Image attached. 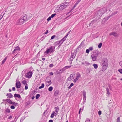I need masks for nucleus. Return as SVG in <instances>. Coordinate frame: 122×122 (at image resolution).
Returning a JSON list of instances; mask_svg holds the SVG:
<instances>
[{"label":"nucleus","mask_w":122,"mask_h":122,"mask_svg":"<svg viewBox=\"0 0 122 122\" xmlns=\"http://www.w3.org/2000/svg\"><path fill=\"white\" fill-rule=\"evenodd\" d=\"M27 15L26 14L23 15L17 20L16 22V24L18 25L23 24L24 21L27 20Z\"/></svg>","instance_id":"nucleus-2"},{"label":"nucleus","mask_w":122,"mask_h":122,"mask_svg":"<svg viewBox=\"0 0 122 122\" xmlns=\"http://www.w3.org/2000/svg\"><path fill=\"white\" fill-rule=\"evenodd\" d=\"M32 73L31 71H29L26 75V77L28 78H31L32 76Z\"/></svg>","instance_id":"nucleus-10"},{"label":"nucleus","mask_w":122,"mask_h":122,"mask_svg":"<svg viewBox=\"0 0 122 122\" xmlns=\"http://www.w3.org/2000/svg\"><path fill=\"white\" fill-rule=\"evenodd\" d=\"M71 66V65L69 66H65V67H64V68H65V69L66 70V69L70 68Z\"/></svg>","instance_id":"nucleus-28"},{"label":"nucleus","mask_w":122,"mask_h":122,"mask_svg":"<svg viewBox=\"0 0 122 122\" xmlns=\"http://www.w3.org/2000/svg\"><path fill=\"white\" fill-rule=\"evenodd\" d=\"M102 45V43H100L98 46V47L99 48H100Z\"/></svg>","instance_id":"nucleus-38"},{"label":"nucleus","mask_w":122,"mask_h":122,"mask_svg":"<svg viewBox=\"0 0 122 122\" xmlns=\"http://www.w3.org/2000/svg\"><path fill=\"white\" fill-rule=\"evenodd\" d=\"M5 111L7 112L10 113V109L7 108L5 110Z\"/></svg>","instance_id":"nucleus-39"},{"label":"nucleus","mask_w":122,"mask_h":122,"mask_svg":"<svg viewBox=\"0 0 122 122\" xmlns=\"http://www.w3.org/2000/svg\"><path fill=\"white\" fill-rule=\"evenodd\" d=\"M75 7H74V6L70 10V12H71L75 8Z\"/></svg>","instance_id":"nucleus-51"},{"label":"nucleus","mask_w":122,"mask_h":122,"mask_svg":"<svg viewBox=\"0 0 122 122\" xmlns=\"http://www.w3.org/2000/svg\"><path fill=\"white\" fill-rule=\"evenodd\" d=\"M75 76L74 74H72L70 75V77H69L67 79V80L69 81H71L74 78Z\"/></svg>","instance_id":"nucleus-12"},{"label":"nucleus","mask_w":122,"mask_h":122,"mask_svg":"<svg viewBox=\"0 0 122 122\" xmlns=\"http://www.w3.org/2000/svg\"><path fill=\"white\" fill-rule=\"evenodd\" d=\"M28 86H25V90H27L28 89Z\"/></svg>","instance_id":"nucleus-58"},{"label":"nucleus","mask_w":122,"mask_h":122,"mask_svg":"<svg viewBox=\"0 0 122 122\" xmlns=\"http://www.w3.org/2000/svg\"><path fill=\"white\" fill-rule=\"evenodd\" d=\"M65 70V68L64 67L63 68H62L61 69H60L59 70V71L60 72H60L61 73H62L63 71H64Z\"/></svg>","instance_id":"nucleus-29"},{"label":"nucleus","mask_w":122,"mask_h":122,"mask_svg":"<svg viewBox=\"0 0 122 122\" xmlns=\"http://www.w3.org/2000/svg\"><path fill=\"white\" fill-rule=\"evenodd\" d=\"M64 4L62 3L61 4L59 7L58 9H57L56 10V12H59V11L62 10L65 8L64 7Z\"/></svg>","instance_id":"nucleus-6"},{"label":"nucleus","mask_w":122,"mask_h":122,"mask_svg":"<svg viewBox=\"0 0 122 122\" xmlns=\"http://www.w3.org/2000/svg\"><path fill=\"white\" fill-rule=\"evenodd\" d=\"M68 36V34H67L66 36H65L64 37H65V38L66 39L67 37Z\"/></svg>","instance_id":"nucleus-64"},{"label":"nucleus","mask_w":122,"mask_h":122,"mask_svg":"<svg viewBox=\"0 0 122 122\" xmlns=\"http://www.w3.org/2000/svg\"><path fill=\"white\" fill-rule=\"evenodd\" d=\"M12 104L14 105V106H16L18 105V104L17 103H16L15 102H13Z\"/></svg>","instance_id":"nucleus-32"},{"label":"nucleus","mask_w":122,"mask_h":122,"mask_svg":"<svg viewBox=\"0 0 122 122\" xmlns=\"http://www.w3.org/2000/svg\"><path fill=\"white\" fill-rule=\"evenodd\" d=\"M16 88H19L21 87V83L19 81L16 82Z\"/></svg>","instance_id":"nucleus-16"},{"label":"nucleus","mask_w":122,"mask_h":122,"mask_svg":"<svg viewBox=\"0 0 122 122\" xmlns=\"http://www.w3.org/2000/svg\"><path fill=\"white\" fill-rule=\"evenodd\" d=\"M5 14V12H3L2 14L0 15V20H1L2 18L3 15H4Z\"/></svg>","instance_id":"nucleus-23"},{"label":"nucleus","mask_w":122,"mask_h":122,"mask_svg":"<svg viewBox=\"0 0 122 122\" xmlns=\"http://www.w3.org/2000/svg\"><path fill=\"white\" fill-rule=\"evenodd\" d=\"M14 97L15 99H16V97H17L21 100L22 99L20 95L19 94H15L14 95Z\"/></svg>","instance_id":"nucleus-14"},{"label":"nucleus","mask_w":122,"mask_h":122,"mask_svg":"<svg viewBox=\"0 0 122 122\" xmlns=\"http://www.w3.org/2000/svg\"><path fill=\"white\" fill-rule=\"evenodd\" d=\"M85 64L87 65H90V63L87 61H85Z\"/></svg>","instance_id":"nucleus-44"},{"label":"nucleus","mask_w":122,"mask_h":122,"mask_svg":"<svg viewBox=\"0 0 122 122\" xmlns=\"http://www.w3.org/2000/svg\"><path fill=\"white\" fill-rule=\"evenodd\" d=\"M59 92V91L58 90H56L54 93V95L55 96H57Z\"/></svg>","instance_id":"nucleus-20"},{"label":"nucleus","mask_w":122,"mask_h":122,"mask_svg":"<svg viewBox=\"0 0 122 122\" xmlns=\"http://www.w3.org/2000/svg\"><path fill=\"white\" fill-rule=\"evenodd\" d=\"M89 49H87V50H86V52L88 54L89 52V50H90L91 51L92 50V47H90Z\"/></svg>","instance_id":"nucleus-22"},{"label":"nucleus","mask_w":122,"mask_h":122,"mask_svg":"<svg viewBox=\"0 0 122 122\" xmlns=\"http://www.w3.org/2000/svg\"><path fill=\"white\" fill-rule=\"evenodd\" d=\"M48 30H47L46 31V32H45V34H47L48 32Z\"/></svg>","instance_id":"nucleus-63"},{"label":"nucleus","mask_w":122,"mask_h":122,"mask_svg":"<svg viewBox=\"0 0 122 122\" xmlns=\"http://www.w3.org/2000/svg\"><path fill=\"white\" fill-rule=\"evenodd\" d=\"M12 90L13 91H15V89L14 87H12Z\"/></svg>","instance_id":"nucleus-57"},{"label":"nucleus","mask_w":122,"mask_h":122,"mask_svg":"<svg viewBox=\"0 0 122 122\" xmlns=\"http://www.w3.org/2000/svg\"><path fill=\"white\" fill-rule=\"evenodd\" d=\"M118 71L121 74H122V69H120L118 70Z\"/></svg>","instance_id":"nucleus-41"},{"label":"nucleus","mask_w":122,"mask_h":122,"mask_svg":"<svg viewBox=\"0 0 122 122\" xmlns=\"http://www.w3.org/2000/svg\"><path fill=\"white\" fill-rule=\"evenodd\" d=\"M107 8L105 7L96 10L93 15L94 17L95 18V21H96L99 20L100 17L107 11Z\"/></svg>","instance_id":"nucleus-1"},{"label":"nucleus","mask_w":122,"mask_h":122,"mask_svg":"<svg viewBox=\"0 0 122 122\" xmlns=\"http://www.w3.org/2000/svg\"><path fill=\"white\" fill-rule=\"evenodd\" d=\"M40 96V95L39 94H37L36 96V99H38Z\"/></svg>","instance_id":"nucleus-35"},{"label":"nucleus","mask_w":122,"mask_h":122,"mask_svg":"<svg viewBox=\"0 0 122 122\" xmlns=\"http://www.w3.org/2000/svg\"><path fill=\"white\" fill-rule=\"evenodd\" d=\"M99 52L97 51H93V54L92 56H97L98 55Z\"/></svg>","instance_id":"nucleus-15"},{"label":"nucleus","mask_w":122,"mask_h":122,"mask_svg":"<svg viewBox=\"0 0 122 122\" xmlns=\"http://www.w3.org/2000/svg\"><path fill=\"white\" fill-rule=\"evenodd\" d=\"M6 96L10 98H11L13 97V95L11 93H7L6 95Z\"/></svg>","instance_id":"nucleus-19"},{"label":"nucleus","mask_w":122,"mask_h":122,"mask_svg":"<svg viewBox=\"0 0 122 122\" xmlns=\"http://www.w3.org/2000/svg\"><path fill=\"white\" fill-rule=\"evenodd\" d=\"M84 43V42H83V41H82V42L81 43V44L79 46H81L82 44H83Z\"/></svg>","instance_id":"nucleus-60"},{"label":"nucleus","mask_w":122,"mask_h":122,"mask_svg":"<svg viewBox=\"0 0 122 122\" xmlns=\"http://www.w3.org/2000/svg\"><path fill=\"white\" fill-rule=\"evenodd\" d=\"M26 83L27 81L25 80H24L22 81V83L24 85L25 84H26Z\"/></svg>","instance_id":"nucleus-33"},{"label":"nucleus","mask_w":122,"mask_h":122,"mask_svg":"<svg viewBox=\"0 0 122 122\" xmlns=\"http://www.w3.org/2000/svg\"><path fill=\"white\" fill-rule=\"evenodd\" d=\"M11 109H14L15 108V107L14 106L12 105L10 107Z\"/></svg>","instance_id":"nucleus-45"},{"label":"nucleus","mask_w":122,"mask_h":122,"mask_svg":"<svg viewBox=\"0 0 122 122\" xmlns=\"http://www.w3.org/2000/svg\"><path fill=\"white\" fill-rule=\"evenodd\" d=\"M53 46H52L50 47L48 49L46 50L44 52V54L45 55H46L48 54L49 52L52 53L54 52V49L53 48Z\"/></svg>","instance_id":"nucleus-4"},{"label":"nucleus","mask_w":122,"mask_h":122,"mask_svg":"<svg viewBox=\"0 0 122 122\" xmlns=\"http://www.w3.org/2000/svg\"><path fill=\"white\" fill-rule=\"evenodd\" d=\"M20 50V48L19 46H17L15 48L13 51L12 52V54H14L15 53H17L18 51H19Z\"/></svg>","instance_id":"nucleus-9"},{"label":"nucleus","mask_w":122,"mask_h":122,"mask_svg":"<svg viewBox=\"0 0 122 122\" xmlns=\"http://www.w3.org/2000/svg\"><path fill=\"white\" fill-rule=\"evenodd\" d=\"M93 66L94 68L95 69L97 68L98 67V65L97 64H93Z\"/></svg>","instance_id":"nucleus-25"},{"label":"nucleus","mask_w":122,"mask_h":122,"mask_svg":"<svg viewBox=\"0 0 122 122\" xmlns=\"http://www.w3.org/2000/svg\"><path fill=\"white\" fill-rule=\"evenodd\" d=\"M83 107L82 108H81L80 109L79 112V114H80L81 111V112H82V111H83Z\"/></svg>","instance_id":"nucleus-37"},{"label":"nucleus","mask_w":122,"mask_h":122,"mask_svg":"<svg viewBox=\"0 0 122 122\" xmlns=\"http://www.w3.org/2000/svg\"><path fill=\"white\" fill-rule=\"evenodd\" d=\"M61 42L60 41H57V42H56L55 43V45H58L59 44H61ZM61 45V44H60V45Z\"/></svg>","instance_id":"nucleus-26"},{"label":"nucleus","mask_w":122,"mask_h":122,"mask_svg":"<svg viewBox=\"0 0 122 122\" xmlns=\"http://www.w3.org/2000/svg\"><path fill=\"white\" fill-rule=\"evenodd\" d=\"M120 66L122 67V61H120L119 62Z\"/></svg>","instance_id":"nucleus-50"},{"label":"nucleus","mask_w":122,"mask_h":122,"mask_svg":"<svg viewBox=\"0 0 122 122\" xmlns=\"http://www.w3.org/2000/svg\"><path fill=\"white\" fill-rule=\"evenodd\" d=\"M77 4H78L77 3H76L74 6V7H76L77 5Z\"/></svg>","instance_id":"nucleus-61"},{"label":"nucleus","mask_w":122,"mask_h":122,"mask_svg":"<svg viewBox=\"0 0 122 122\" xmlns=\"http://www.w3.org/2000/svg\"><path fill=\"white\" fill-rule=\"evenodd\" d=\"M62 4H64V5L65 8L69 6L70 5L69 3L68 2H65Z\"/></svg>","instance_id":"nucleus-18"},{"label":"nucleus","mask_w":122,"mask_h":122,"mask_svg":"<svg viewBox=\"0 0 122 122\" xmlns=\"http://www.w3.org/2000/svg\"><path fill=\"white\" fill-rule=\"evenodd\" d=\"M53 88L52 86L48 88V90L49 92H51L53 90Z\"/></svg>","instance_id":"nucleus-31"},{"label":"nucleus","mask_w":122,"mask_h":122,"mask_svg":"<svg viewBox=\"0 0 122 122\" xmlns=\"http://www.w3.org/2000/svg\"><path fill=\"white\" fill-rule=\"evenodd\" d=\"M117 13V12H114V13H113L112 15H110L109 16V17H110L112 16V15H113L115 14H116Z\"/></svg>","instance_id":"nucleus-42"},{"label":"nucleus","mask_w":122,"mask_h":122,"mask_svg":"<svg viewBox=\"0 0 122 122\" xmlns=\"http://www.w3.org/2000/svg\"><path fill=\"white\" fill-rule=\"evenodd\" d=\"M74 85V84L73 83H72L71 84L70 86H69L68 87V89H70L71 87H72Z\"/></svg>","instance_id":"nucleus-34"},{"label":"nucleus","mask_w":122,"mask_h":122,"mask_svg":"<svg viewBox=\"0 0 122 122\" xmlns=\"http://www.w3.org/2000/svg\"><path fill=\"white\" fill-rule=\"evenodd\" d=\"M90 120L88 118H87L85 122H90Z\"/></svg>","instance_id":"nucleus-43"},{"label":"nucleus","mask_w":122,"mask_h":122,"mask_svg":"<svg viewBox=\"0 0 122 122\" xmlns=\"http://www.w3.org/2000/svg\"><path fill=\"white\" fill-rule=\"evenodd\" d=\"M106 91H107V94L108 95H109L110 94V93L109 92V89L108 88H106Z\"/></svg>","instance_id":"nucleus-36"},{"label":"nucleus","mask_w":122,"mask_h":122,"mask_svg":"<svg viewBox=\"0 0 122 122\" xmlns=\"http://www.w3.org/2000/svg\"><path fill=\"white\" fill-rule=\"evenodd\" d=\"M98 114L99 115H100L101 114V111H98Z\"/></svg>","instance_id":"nucleus-54"},{"label":"nucleus","mask_w":122,"mask_h":122,"mask_svg":"<svg viewBox=\"0 0 122 122\" xmlns=\"http://www.w3.org/2000/svg\"><path fill=\"white\" fill-rule=\"evenodd\" d=\"M47 82L49 84L48 85H50L51 84V80H50L49 81H47Z\"/></svg>","instance_id":"nucleus-53"},{"label":"nucleus","mask_w":122,"mask_h":122,"mask_svg":"<svg viewBox=\"0 0 122 122\" xmlns=\"http://www.w3.org/2000/svg\"><path fill=\"white\" fill-rule=\"evenodd\" d=\"M109 35L110 36L113 35L115 37H117L118 36V34L115 32H111Z\"/></svg>","instance_id":"nucleus-13"},{"label":"nucleus","mask_w":122,"mask_h":122,"mask_svg":"<svg viewBox=\"0 0 122 122\" xmlns=\"http://www.w3.org/2000/svg\"><path fill=\"white\" fill-rule=\"evenodd\" d=\"M76 53L75 52H71L70 60L71 61V62H72L73 59H74L76 56Z\"/></svg>","instance_id":"nucleus-8"},{"label":"nucleus","mask_w":122,"mask_h":122,"mask_svg":"<svg viewBox=\"0 0 122 122\" xmlns=\"http://www.w3.org/2000/svg\"><path fill=\"white\" fill-rule=\"evenodd\" d=\"M48 122H53V120H49Z\"/></svg>","instance_id":"nucleus-62"},{"label":"nucleus","mask_w":122,"mask_h":122,"mask_svg":"<svg viewBox=\"0 0 122 122\" xmlns=\"http://www.w3.org/2000/svg\"><path fill=\"white\" fill-rule=\"evenodd\" d=\"M66 39L65 37H64L61 40H60L61 42V44L64 42Z\"/></svg>","instance_id":"nucleus-21"},{"label":"nucleus","mask_w":122,"mask_h":122,"mask_svg":"<svg viewBox=\"0 0 122 122\" xmlns=\"http://www.w3.org/2000/svg\"><path fill=\"white\" fill-rule=\"evenodd\" d=\"M12 117V116H10L8 118L9 119H11Z\"/></svg>","instance_id":"nucleus-56"},{"label":"nucleus","mask_w":122,"mask_h":122,"mask_svg":"<svg viewBox=\"0 0 122 122\" xmlns=\"http://www.w3.org/2000/svg\"><path fill=\"white\" fill-rule=\"evenodd\" d=\"M49 74L51 75H53V73L52 72H51L49 73Z\"/></svg>","instance_id":"nucleus-59"},{"label":"nucleus","mask_w":122,"mask_h":122,"mask_svg":"<svg viewBox=\"0 0 122 122\" xmlns=\"http://www.w3.org/2000/svg\"><path fill=\"white\" fill-rule=\"evenodd\" d=\"M7 59L6 57H5L4 58V59L2 61V64H3L6 61Z\"/></svg>","instance_id":"nucleus-40"},{"label":"nucleus","mask_w":122,"mask_h":122,"mask_svg":"<svg viewBox=\"0 0 122 122\" xmlns=\"http://www.w3.org/2000/svg\"><path fill=\"white\" fill-rule=\"evenodd\" d=\"M107 20V19H104L102 21V24H104Z\"/></svg>","instance_id":"nucleus-27"},{"label":"nucleus","mask_w":122,"mask_h":122,"mask_svg":"<svg viewBox=\"0 0 122 122\" xmlns=\"http://www.w3.org/2000/svg\"><path fill=\"white\" fill-rule=\"evenodd\" d=\"M3 101H6L8 102L9 103L11 104H12L13 102H12L10 99H7L6 100L3 99Z\"/></svg>","instance_id":"nucleus-17"},{"label":"nucleus","mask_w":122,"mask_h":122,"mask_svg":"<svg viewBox=\"0 0 122 122\" xmlns=\"http://www.w3.org/2000/svg\"><path fill=\"white\" fill-rule=\"evenodd\" d=\"M101 63L102 65L101 70L104 72L107 69L108 67V60L106 58L103 59L101 61Z\"/></svg>","instance_id":"nucleus-3"},{"label":"nucleus","mask_w":122,"mask_h":122,"mask_svg":"<svg viewBox=\"0 0 122 122\" xmlns=\"http://www.w3.org/2000/svg\"><path fill=\"white\" fill-rule=\"evenodd\" d=\"M86 92L84 91H83V102L84 103L85 102V101L86 100Z\"/></svg>","instance_id":"nucleus-11"},{"label":"nucleus","mask_w":122,"mask_h":122,"mask_svg":"<svg viewBox=\"0 0 122 122\" xmlns=\"http://www.w3.org/2000/svg\"><path fill=\"white\" fill-rule=\"evenodd\" d=\"M59 110V108L58 107H55V111H53V112L52 113L50 117L51 118H53L54 117V116H56L58 114Z\"/></svg>","instance_id":"nucleus-5"},{"label":"nucleus","mask_w":122,"mask_h":122,"mask_svg":"<svg viewBox=\"0 0 122 122\" xmlns=\"http://www.w3.org/2000/svg\"><path fill=\"white\" fill-rule=\"evenodd\" d=\"M54 66V65L53 64H50L49 65V67H52Z\"/></svg>","instance_id":"nucleus-48"},{"label":"nucleus","mask_w":122,"mask_h":122,"mask_svg":"<svg viewBox=\"0 0 122 122\" xmlns=\"http://www.w3.org/2000/svg\"><path fill=\"white\" fill-rule=\"evenodd\" d=\"M97 56H92V59L93 61H95Z\"/></svg>","instance_id":"nucleus-24"},{"label":"nucleus","mask_w":122,"mask_h":122,"mask_svg":"<svg viewBox=\"0 0 122 122\" xmlns=\"http://www.w3.org/2000/svg\"><path fill=\"white\" fill-rule=\"evenodd\" d=\"M44 83H42L41 84V86H40L39 87V89H41L42 88L44 87Z\"/></svg>","instance_id":"nucleus-30"},{"label":"nucleus","mask_w":122,"mask_h":122,"mask_svg":"<svg viewBox=\"0 0 122 122\" xmlns=\"http://www.w3.org/2000/svg\"><path fill=\"white\" fill-rule=\"evenodd\" d=\"M117 122H120V117H118L117 118Z\"/></svg>","instance_id":"nucleus-46"},{"label":"nucleus","mask_w":122,"mask_h":122,"mask_svg":"<svg viewBox=\"0 0 122 122\" xmlns=\"http://www.w3.org/2000/svg\"><path fill=\"white\" fill-rule=\"evenodd\" d=\"M56 15V14L55 13L51 15V17L52 18H53Z\"/></svg>","instance_id":"nucleus-49"},{"label":"nucleus","mask_w":122,"mask_h":122,"mask_svg":"<svg viewBox=\"0 0 122 122\" xmlns=\"http://www.w3.org/2000/svg\"><path fill=\"white\" fill-rule=\"evenodd\" d=\"M56 36L55 35H54L52 36V37L51 38V39H53Z\"/></svg>","instance_id":"nucleus-52"},{"label":"nucleus","mask_w":122,"mask_h":122,"mask_svg":"<svg viewBox=\"0 0 122 122\" xmlns=\"http://www.w3.org/2000/svg\"><path fill=\"white\" fill-rule=\"evenodd\" d=\"M51 16L49 17L47 19V20L48 21L50 20L51 19Z\"/></svg>","instance_id":"nucleus-47"},{"label":"nucleus","mask_w":122,"mask_h":122,"mask_svg":"<svg viewBox=\"0 0 122 122\" xmlns=\"http://www.w3.org/2000/svg\"><path fill=\"white\" fill-rule=\"evenodd\" d=\"M24 120V119L23 118V117L21 118L20 120V122H22Z\"/></svg>","instance_id":"nucleus-55"},{"label":"nucleus","mask_w":122,"mask_h":122,"mask_svg":"<svg viewBox=\"0 0 122 122\" xmlns=\"http://www.w3.org/2000/svg\"><path fill=\"white\" fill-rule=\"evenodd\" d=\"M81 77V75L80 74L77 72L76 74V78L73 81L74 83L76 82Z\"/></svg>","instance_id":"nucleus-7"}]
</instances>
